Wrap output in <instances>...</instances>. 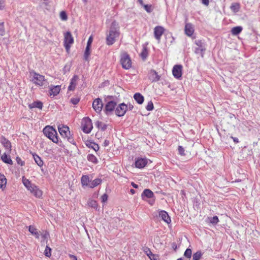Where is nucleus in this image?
<instances>
[{
    "mask_svg": "<svg viewBox=\"0 0 260 260\" xmlns=\"http://www.w3.org/2000/svg\"><path fill=\"white\" fill-rule=\"evenodd\" d=\"M117 105L116 102L113 100L108 101L105 105V112L107 115H109L113 112Z\"/></svg>",
    "mask_w": 260,
    "mask_h": 260,
    "instance_id": "obj_9",
    "label": "nucleus"
},
{
    "mask_svg": "<svg viewBox=\"0 0 260 260\" xmlns=\"http://www.w3.org/2000/svg\"><path fill=\"white\" fill-rule=\"evenodd\" d=\"M140 56L143 60H145L148 56V50L146 47H144L141 54Z\"/></svg>",
    "mask_w": 260,
    "mask_h": 260,
    "instance_id": "obj_37",
    "label": "nucleus"
},
{
    "mask_svg": "<svg viewBox=\"0 0 260 260\" xmlns=\"http://www.w3.org/2000/svg\"><path fill=\"white\" fill-rule=\"evenodd\" d=\"M147 162V159L138 158L135 161V166L137 168L142 169L146 166Z\"/></svg>",
    "mask_w": 260,
    "mask_h": 260,
    "instance_id": "obj_15",
    "label": "nucleus"
},
{
    "mask_svg": "<svg viewBox=\"0 0 260 260\" xmlns=\"http://www.w3.org/2000/svg\"><path fill=\"white\" fill-rule=\"evenodd\" d=\"M42 130H56V129L53 126L47 125Z\"/></svg>",
    "mask_w": 260,
    "mask_h": 260,
    "instance_id": "obj_50",
    "label": "nucleus"
},
{
    "mask_svg": "<svg viewBox=\"0 0 260 260\" xmlns=\"http://www.w3.org/2000/svg\"><path fill=\"white\" fill-rule=\"evenodd\" d=\"M64 47L67 51H68L70 49L71 44L74 42V39L70 31L66 32L64 34Z\"/></svg>",
    "mask_w": 260,
    "mask_h": 260,
    "instance_id": "obj_6",
    "label": "nucleus"
},
{
    "mask_svg": "<svg viewBox=\"0 0 260 260\" xmlns=\"http://www.w3.org/2000/svg\"><path fill=\"white\" fill-rule=\"evenodd\" d=\"M165 29L160 26H157L154 29V37L158 41H160L162 34H164Z\"/></svg>",
    "mask_w": 260,
    "mask_h": 260,
    "instance_id": "obj_13",
    "label": "nucleus"
},
{
    "mask_svg": "<svg viewBox=\"0 0 260 260\" xmlns=\"http://www.w3.org/2000/svg\"><path fill=\"white\" fill-rule=\"evenodd\" d=\"M149 78L152 82H157L160 80V76L158 75L156 71L151 70L149 72Z\"/></svg>",
    "mask_w": 260,
    "mask_h": 260,
    "instance_id": "obj_20",
    "label": "nucleus"
},
{
    "mask_svg": "<svg viewBox=\"0 0 260 260\" xmlns=\"http://www.w3.org/2000/svg\"><path fill=\"white\" fill-rule=\"evenodd\" d=\"M202 2V3L206 6H208L209 4V0H200Z\"/></svg>",
    "mask_w": 260,
    "mask_h": 260,
    "instance_id": "obj_53",
    "label": "nucleus"
},
{
    "mask_svg": "<svg viewBox=\"0 0 260 260\" xmlns=\"http://www.w3.org/2000/svg\"><path fill=\"white\" fill-rule=\"evenodd\" d=\"M78 121H79V122H80V120H79V119H78V118H76L74 119V122H76L77 124H78L79 125V124H78Z\"/></svg>",
    "mask_w": 260,
    "mask_h": 260,
    "instance_id": "obj_59",
    "label": "nucleus"
},
{
    "mask_svg": "<svg viewBox=\"0 0 260 260\" xmlns=\"http://www.w3.org/2000/svg\"><path fill=\"white\" fill-rule=\"evenodd\" d=\"M57 128L58 130H62L63 128L64 124L62 123H57Z\"/></svg>",
    "mask_w": 260,
    "mask_h": 260,
    "instance_id": "obj_52",
    "label": "nucleus"
},
{
    "mask_svg": "<svg viewBox=\"0 0 260 260\" xmlns=\"http://www.w3.org/2000/svg\"><path fill=\"white\" fill-rule=\"evenodd\" d=\"M63 128H64L66 130H70L69 127L68 126H67V125L64 124Z\"/></svg>",
    "mask_w": 260,
    "mask_h": 260,
    "instance_id": "obj_61",
    "label": "nucleus"
},
{
    "mask_svg": "<svg viewBox=\"0 0 260 260\" xmlns=\"http://www.w3.org/2000/svg\"><path fill=\"white\" fill-rule=\"evenodd\" d=\"M178 152L180 155L184 156L185 155L184 149L181 146L178 147Z\"/></svg>",
    "mask_w": 260,
    "mask_h": 260,
    "instance_id": "obj_46",
    "label": "nucleus"
},
{
    "mask_svg": "<svg viewBox=\"0 0 260 260\" xmlns=\"http://www.w3.org/2000/svg\"><path fill=\"white\" fill-rule=\"evenodd\" d=\"M192 254V251L190 248H187L184 252V255L188 258H190Z\"/></svg>",
    "mask_w": 260,
    "mask_h": 260,
    "instance_id": "obj_42",
    "label": "nucleus"
},
{
    "mask_svg": "<svg viewBox=\"0 0 260 260\" xmlns=\"http://www.w3.org/2000/svg\"><path fill=\"white\" fill-rule=\"evenodd\" d=\"M130 191L132 193V194H134L135 193V190L133 189H131Z\"/></svg>",
    "mask_w": 260,
    "mask_h": 260,
    "instance_id": "obj_63",
    "label": "nucleus"
},
{
    "mask_svg": "<svg viewBox=\"0 0 260 260\" xmlns=\"http://www.w3.org/2000/svg\"><path fill=\"white\" fill-rule=\"evenodd\" d=\"M92 41H93V37H92V36H90L89 37V38H88V41H87V45L91 46V44L92 43Z\"/></svg>",
    "mask_w": 260,
    "mask_h": 260,
    "instance_id": "obj_51",
    "label": "nucleus"
},
{
    "mask_svg": "<svg viewBox=\"0 0 260 260\" xmlns=\"http://www.w3.org/2000/svg\"><path fill=\"white\" fill-rule=\"evenodd\" d=\"M138 2H139L140 4L142 6V5H143L144 3H143V0H138Z\"/></svg>",
    "mask_w": 260,
    "mask_h": 260,
    "instance_id": "obj_62",
    "label": "nucleus"
},
{
    "mask_svg": "<svg viewBox=\"0 0 260 260\" xmlns=\"http://www.w3.org/2000/svg\"><path fill=\"white\" fill-rule=\"evenodd\" d=\"M108 195L106 193H104L101 196V200L103 203L106 202L108 200Z\"/></svg>",
    "mask_w": 260,
    "mask_h": 260,
    "instance_id": "obj_49",
    "label": "nucleus"
},
{
    "mask_svg": "<svg viewBox=\"0 0 260 260\" xmlns=\"http://www.w3.org/2000/svg\"><path fill=\"white\" fill-rule=\"evenodd\" d=\"M29 109L37 108L39 109H42L43 108V103L40 101H36L28 105Z\"/></svg>",
    "mask_w": 260,
    "mask_h": 260,
    "instance_id": "obj_24",
    "label": "nucleus"
},
{
    "mask_svg": "<svg viewBox=\"0 0 260 260\" xmlns=\"http://www.w3.org/2000/svg\"><path fill=\"white\" fill-rule=\"evenodd\" d=\"M22 181L24 186L26 188L27 190L29 191L30 194L38 199L42 198L43 191L39 186L32 183L30 181L26 178L24 176L22 177Z\"/></svg>",
    "mask_w": 260,
    "mask_h": 260,
    "instance_id": "obj_1",
    "label": "nucleus"
},
{
    "mask_svg": "<svg viewBox=\"0 0 260 260\" xmlns=\"http://www.w3.org/2000/svg\"><path fill=\"white\" fill-rule=\"evenodd\" d=\"M71 257H72L74 260H77V258H76V257L74 255H71Z\"/></svg>",
    "mask_w": 260,
    "mask_h": 260,
    "instance_id": "obj_64",
    "label": "nucleus"
},
{
    "mask_svg": "<svg viewBox=\"0 0 260 260\" xmlns=\"http://www.w3.org/2000/svg\"><path fill=\"white\" fill-rule=\"evenodd\" d=\"M63 138H67L68 140L71 139V131H58Z\"/></svg>",
    "mask_w": 260,
    "mask_h": 260,
    "instance_id": "obj_33",
    "label": "nucleus"
},
{
    "mask_svg": "<svg viewBox=\"0 0 260 260\" xmlns=\"http://www.w3.org/2000/svg\"><path fill=\"white\" fill-rule=\"evenodd\" d=\"M134 99L139 104H142L144 101V98L140 93L137 92L134 94Z\"/></svg>",
    "mask_w": 260,
    "mask_h": 260,
    "instance_id": "obj_26",
    "label": "nucleus"
},
{
    "mask_svg": "<svg viewBox=\"0 0 260 260\" xmlns=\"http://www.w3.org/2000/svg\"><path fill=\"white\" fill-rule=\"evenodd\" d=\"M80 98H72L71 99V103L74 105H77L80 101Z\"/></svg>",
    "mask_w": 260,
    "mask_h": 260,
    "instance_id": "obj_47",
    "label": "nucleus"
},
{
    "mask_svg": "<svg viewBox=\"0 0 260 260\" xmlns=\"http://www.w3.org/2000/svg\"><path fill=\"white\" fill-rule=\"evenodd\" d=\"M44 134L55 143H57L59 140L57 131H43Z\"/></svg>",
    "mask_w": 260,
    "mask_h": 260,
    "instance_id": "obj_8",
    "label": "nucleus"
},
{
    "mask_svg": "<svg viewBox=\"0 0 260 260\" xmlns=\"http://www.w3.org/2000/svg\"><path fill=\"white\" fill-rule=\"evenodd\" d=\"M3 4V1L0 0V10L2 9L4 7Z\"/></svg>",
    "mask_w": 260,
    "mask_h": 260,
    "instance_id": "obj_58",
    "label": "nucleus"
},
{
    "mask_svg": "<svg viewBox=\"0 0 260 260\" xmlns=\"http://www.w3.org/2000/svg\"><path fill=\"white\" fill-rule=\"evenodd\" d=\"M231 138L233 139L234 142L235 143H238L239 142L238 139L235 137H231Z\"/></svg>",
    "mask_w": 260,
    "mask_h": 260,
    "instance_id": "obj_56",
    "label": "nucleus"
},
{
    "mask_svg": "<svg viewBox=\"0 0 260 260\" xmlns=\"http://www.w3.org/2000/svg\"><path fill=\"white\" fill-rule=\"evenodd\" d=\"M95 125L96 127L98 128L99 129H101V130H105L106 129H108L111 130L112 129L111 125L109 124H107L102 121H96L95 123Z\"/></svg>",
    "mask_w": 260,
    "mask_h": 260,
    "instance_id": "obj_18",
    "label": "nucleus"
},
{
    "mask_svg": "<svg viewBox=\"0 0 260 260\" xmlns=\"http://www.w3.org/2000/svg\"><path fill=\"white\" fill-rule=\"evenodd\" d=\"M202 256V253L199 251L193 254L192 259L193 260H200Z\"/></svg>",
    "mask_w": 260,
    "mask_h": 260,
    "instance_id": "obj_39",
    "label": "nucleus"
},
{
    "mask_svg": "<svg viewBox=\"0 0 260 260\" xmlns=\"http://www.w3.org/2000/svg\"><path fill=\"white\" fill-rule=\"evenodd\" d=\"M182 66L181 64H176L173 67L172 70V73L174 77L177 79H180L182 77Z\"/></svg>",
    "mask_w": 260,
    "mask_h": 260,
    "instance_id": "obj_10",
    "label": "nucleus"
},
{
    "mask_svg": "<svg viewBox=\"0 0 260 260\" xmlns=\"http://www.w3.org/2000/svg\"><path fill=\"white\" fill-rule=\"evenodd\" d=\"M29 232L37 239L39 238L40 234L37 229L32 225H30L28 228Z\"/></svg>",
    "mask_w": 260,
    "mask_h": 260,
    "instance_id": "obj_31",
    "label": "nucleus"
},
{
    "mask_svg": "<svg viewBox=\"0 0 260 260\" xmlns=\"http://www.w3.org/2000/svg\"><path fill=\"white\" fill-rule=\"evenodd\" d=\"M87 159L88 161L93 163L94 164H96L98 162L97 158L94 155L91 154H89L87 155Z\"/></svg>",
    "mask_w": 260,
    "mask_h": 260,
    "instance_id": "obj_34",
    "label": "nucleus"
},
{
    "mask_svg": "<svg viewBox=\"0 0 260 260\" xmlns=\"http://www.w3.org/2000/svg\"><path fill=\"white\" fill-rule=\"evenodd\" d=\"M194 44L198 46V47L195 49V53L200 54L203 57L206 50V43L202 40H196Z\"/></svg>",
    "mask_w": 260,
    "mask_h": 260,
    "instance_id": "obj_5",
    "label": "nucleus"
},
{
    "mask_svg": "<svg viewBox=\"0 0 260 260\" xmlns=\"http://www.w3.org/2000/svg\"><path fill=\"white\" fill-rule=\"evenodd\" d=\"M59 16L60 19L63 21H66L68 19V15L66 11H62L60 12Z\"/></svg>",
    "mask_w": 260,
    "mask_h": 260,
    "instance_id": "obj_40",
    "label": "nucleus"
},
{
    "mask_svg": "<svg viewBox=\"0 0 260 260\" xmlns=\"http://www.w3.org/2000/svg\"><path fill=\"white\" fill-rule=\"evenodd\" d=\"M142 6L144 7V9L148 13H151L152 11L151 5H145L144 4L143 5H142Z\"/></svg>",
    "mask_w": 260,
    "mask_h": 260,
    "instance_id": "obj_44",
    "label": "nucleus"
},
{
    "mask_svg": "<svg viewBox=\"0 0 260 260\" xmlns=\"http://www.w3.org/2000/svg\"><path fill=\"white\" fill-rule=\"evenodd\" d=\"M144 251L150 260H157L158 259V255L153 254L149 248H145Z\"/></svg>",
    "mask_w": 260,
    "mask_h": 260,
    "instance_id": "obj_22",
    "label": "nucleus"
},
{
    "mask_svg": "<svg viewBox=\"0 0 260 260\" xmlns=\"http://www.w3.org/2000/svg\"><path fill=\"white\" fill-rule=\"evenodd\" d=\"M33 80H35L34 83L39 86H43L44 84V82L46 81L45 77L36 72H34Z\"/></svg>",
    "mask_w": 260,
    "mask_h": 260,
    "instance_id": "obj_11",
    "label": "nucleus"
},
{
    "mask_svg": "<svg viewBox=\"0 0 260 260\" xmlns=\"http://www.w3.org/2000/svg\"><path fill=\"white\" fill-rule=\"evenodd\" d=\"M7 179L6 177L0 173V189L4 190L5 189L7 185Z\"/></svg>",
    "mask_w": 260,
    "mask_h": 260,
    "instance_id": "obj_28",
    "label": "nucleus"
},
{
    "mask_svg": "<svg viewBox=\"0 0 260 260\" xmlns=\"http://www.w3.org/2000/svg\"><path fill=\"white\" fill-rule=\"evenodd\" d=\"M243 30V27L241 26H237L232 28L231 33L233 35L236 36L240 34Z\"/></svg>",
    "mask_w": 260,
    "mask_h": 260,
    "instance_id": "obj_30",
    "label": "nucleus"
},
{
    "mask_svg": "<svg viewBox=\"0 0 260 260\" xmlns=\"http://www.w3.org/2000/svg\"><path fill=\"white\" fill-rule=\"evenodd\" d=\"M92 177L90 178L89 175L82 176V185L87 186L90 188H94L102 182V180L100 178H96L93 180H91Z\"/></svg>",
    "mask_w": 260,
    "mask_h": 260,
    "instance_id": "obj_3",
    "label": "nucleus"
},
{
    "mask_svg": "<svg viewBox=\"0 0 260 260\" xmlns=\"http://www.w3.org/2000/svg\"><path fill=\"white\" fill-rule=\"evenodd\" d=\"M2 161L7 164L12 165L13 164V161L11 159L10 156L8 155L6 153H4L1 156Z\"/></svg>",
    "mask_w": 260,
    "mask_h": 260,
    "instance_id": "obj_29",
    "label": "nucleus"
},
{
    "mask_svg": "<svg viewBox=\"0 0 260 260\" xmlns=\"http://www.w3.org/2000/svg\"><path fill=\"white\" fill-rule=\"evenodd\" d=\"M33 156L35 162L37 163V164L39 166L42 167L43 165V161L41 159V157H39L38 155H34Z\"/></svg>",
    "mask_w": 260,
    "mask_h": 260,
    "instance_id": "obj_36",
    "label": "nucleus"
},
{
    "mask_svg": "<svg viewBox=\"0 0 260 260\" xmlns=\"http://www.w3.org/2000/svg\"><path fill=\"white\" fill-rule=\"evenodd\" d=\"M144 197L147 198H153L154 196L153 192L149 189H145L142 193V198L144 200Z\"/></svg>",
    "mask_w": 260,
    "mask_h": 260,
    "instance_id": "obj_27",
    "label": "nucleus"
},
{
    "mask_svg": "<svg viewBox=\"0 0 260 260\" xmlns=\"http://www.w3.org/2000/svg\"><path fill=\"white\" fill-rule=\"evenodd\" d=\"M5 28L4 22H0V36H3L5 35Z\"/></svg>",
    "mask_w": 260,
    "mask_h": 260,
    "instance_id": "obj_45",
    "label": "nucleus"
},
{
    "mask_svg": "<svg viewBox=\"0 0 260 260\" xmlns=\"http://www.w3.org/2000/svg\"><path fill=\"white\" fill-rule=\"evenodd\" d=\"M185 34L188 37H191L194 31L193 25L190 23H186L184 28Z\"/></svg>",
    "mask_w": 260,
    "mask_h": 260,
    "instance_id": "obj_16",
    "label": "nucleus"
},
{
    "mask_svg": "<svg viewBox=\"0 0 260 260\" xmlns=\"http://www.w3.org/2000/svg\"><path fill=\"white\" fill-rule=\"evenodd\" d=\"M92 128L91 120L89 117L82 118V130H92Z\"/></svg>",
    "mask_w": 260,
    "mask_h": 260,
    "instance_id": "obj_12",
    "label": "nucleus"
},
{
    "mask_svg": "<svg viewBox=\"0 0 260 260\" xmlns=\"http://www.w3.org/2000/svg\"><path fill=\"white\" fill-rule=\"evenodd\" d=\"M16 160L17 164L20 165L21 166H23L24 165V161L22 160V159L19 157H17Z\"/></svg>",
    "mask_w": 260,
    "mask_h": 260,
    "instance_id": "obj_48",
    "label": "nucleus"
},
{
    "mask_svg": "<svg viewBox=\"0 0 260 260\" xmlns=\"http://www.w3.org/2000/svg\"><path fill=\"white\" fill-rule=\"evenodd\" d=\"M208 219H209L210 223L213 224H216L219 222V219L217 216H214L211 218L208 217Z\"/></svg>",
    "mask_w": 260,
    "mask_h": 260,
    "instance_id": "obj_38",
    "label": "nucleus"
},
{
    "mask_svg": "<svg viewBox=\"0 0 260 260\" xmlns=\"http://www.w3.org/2000/svg\"><path fill=\"white\" fill-rule=\"evenodd\" d=\"M126 106L127 107V110H132L134 108V106L131 104H129L128 105H126Z\"/></svg>",
    "mask_w": 260,
    "mask_h": 260,
    "instance_id": "obj_55",
    "label": "nucleus"
},
{
    "mask_svg": "<svg viewBox=\"0 0 260 260\" xmlns=\"http://www.w3.org/2000/svg\"><path fill=\"white\" fill-rule=\"evenodd\" d=\"M90 48L91 46L86 45L85 50L84 54V58L85 60L88 61V57L90 54Z\"/></svg>",
    "mask_w": 260,
    "mask_h": 260,
    "instance_id": "obj_35",
    "label": "nucleus"
},
{
    "mask_svg": "<svg viewBox=\"0 0 260 260\" xmlns=\"http://www.w3.org/2000/svg\"><path fill=\"white\" fill-rule=\"evenodd\" d=\"M127 111V107L124 103L119 104L115 109V114L118 117L123 116Z\"/></svg>",
    "mask_w": 260,
    "mask_h": 260,
    "instance_id": "obj_7",
    "label": "nucleus"
},
{
    "mask_svg": "<svg viewBox=\"0 0 260 260\" xmlns=\"http://www.w3.org/2000/svg\"><path fill=\"white\" fill-rule=\"evenodd\" d=\"M230 9L234 13L239 12L240 9V4L238 3H232L230 7Z\"/></svg>",
    "mask_w": 260,
    "mask_h": 260,
    "instance_id": "obj_32",
    "label": "nucleus"
},
{
    "mask_svg": "<svg viewBox=\"0 0 260 260\" xmlns=\"http://www.w3.org/2000/svg\"><path fill=\"white\" fill-rule=\"evenodd\" d=\"M44 254L46 256L48 257H50L51 255V249L48 246H46V248L44 251Z\"/></svg>",
    "mask_w": 260,
    "mask_h": 260,
    "instance_id": "obj_41",
    "label": "nucleus"
},
{
    "mask_svg": "<svg viewBox=\"0 0 260 260\" xmlns=\"http://www.w3.org/2000/svg\"><path fill=\"white\" fill-rule=\"evenodd\" d=\"M172 248L174 249V251H176L177 248V246L176 243L174 242L171 244Z\"/></svg>",
    "mask_w": 260,
    "mask_h": 260,
    "instance_id": "obj_54",
    "label": "nucleus"
},
{
    "mask_svg": "<svg viewBox=\"0 0 260 260\" xmlns=\"http://www.w3.org/2000/svg\"><path fill=\"white\" fill-rule=\"evenodd\" d=\"M119 35V26L118 23L116 21H114L111 23L109 35L106 37L107 44L109 46L113 45L115 41V38L118 37Z\"/></svg>",
    "mask_w": 260,
    "mask_h": 260,
    "instance_id": "obj_2",
    "label": "nucleus"
},
{
    "mask_svg": "<svg viewBox=\"0 0 260 260\" xmlns=\"http://www.w3.org/2000/svg\"><path fill=\"white\" fill-rule=\"evenodd\" d=\"M60 90V86H59V85H56V86L51 85L49 88V95L50 96L57 95L59 93Z\"/></svg>",
    "mask_w": 260,
    "mask_h": 260,
    "instance_id": "obj_17",
    "label": "nucleus"
},
{
    "mask_svg": "<svg viewBox=\"0 0 260 260\" xmlns=\"http://www.w3.org/2000/svg\"><path fill=\"white\" fill-rule=\"evenodd\" d=\"M154 108L153 104L151 101H149L146 107V109L147 111H152Z\"/></svg>",
    "mask_w": 260,
    "mask_h": 260,
    "instance_id": "obj_43",
    "label": "nucleus"
},
{
    "mask_svg": "<svg viewBox=\"0 0 260 260\" xmlns=\"http://www.w3.org/2000/svg\"><path fill=\"white\" fill-rule=\"evenodd\" d=\"M103 104L101 99L98 98L92 103V107L96 112H100L102 109Z\"/></svg>",
    "mask_w": 260,
    "mask_h": 260,
    "instance_id": "obj_14",
    "label": "nucleus"
},
{
    "mask_svg": "<svg viewBox=\"0 0 260 260\" xmlns=\"http://www.w3.org/2000/svg\"><path fill=\"white\" fill-rule=\"evenodd\" d=\"M154 202H155V200L153 199L152 201H150L149 202V203L151 205H153V204L154 203Z\"/></svg>",
    "mask_w": 260,
    "mask_h": 260,
    "instance_id": "obj_60",
    "label": "nucleus"
},
{
    "mask_svg": "<svg viewBox=\"0 0 260 260\" xmlns=\"http://www.w3.org/2000/svg\"><path fill=\"white\" fill-rule=\"evenodd\" d=\"M120 61L124 69L128 70L132 67V60L129 55L127 52H124L121 54Z\"/></svg>",
    "mask_w": 260,
    "mask_h": 260,
    "instance_id": "obj_4",
    "label": "nucleus"
},
{
    "mask_svg": "<svg viewBox=\"0 0 260 260\" xmlns=\"http://www.w3.org/2000/svg\"><path fill=\"white\" fill-rule=\"evenodd\" d=\"M78 79L79 77L77 75H74L73 76L71 80L70 85L68 87V90L73 91L75 89Z\"/></svg>",
    "mask_w": 260,
    "mask_h": 260,
    "instance_id": "obj_19",
    "label": "nucleus"
},
{
    "mask_svg": "<svg viewBox=\"0 0 260 260\" xmlns=\"http://www.w3.org/2000/svg\"><path fill=\"white\" fill-rule=\"evenodd\" d=\"M85 144L87 147L93 149L95 151H97L99 149V145L92 141H86L85 142Z\"/></svg>",
    "mask_w": 260,
    "mask_h": 260,
    "instance_id": "obj_25",
    "label": "nucleus"
},
{
    "mask_svg": "<svg viewBox=\"0 0 260 260\" xmlns=\"http://www.w3.org/2000/svg\"><path fill=\"white\" fill-rule=\"evenodd\" d=\"M131 184L135 188H137L138 187V185L134 182H132Z\"/></svg>",
    "mask_w": 260,
    "mask_h": 260,
    "instance_id": "obj_57",
    "label": "nucleus"
},
{
    "mask_svg": "<svg viewBox=\"0 0 260 260\" xmlns=\"http://www.w3.org/2000/svg\"><path fill=\"white\" fill-rule=\"evenodd\" d=\"M159 216L167 223H169L171 221V218L168 213L164 210H161L159 212Z\"/></svg>",
    "mask_w": 260,
    "mask_h": 260,
    "instance_id": "obj_21",
    "label": "nucleus"
},
{
    "mask_svg": "<svg viewBox=\"0 0 260 260\" xmlns=\"http://www.w3.org/2000/svg\"><path fill=\"white\" fill-rule=\"evenodd\" d=\"M0 141L1 143L6 149H8L9 151L11 150V144L9 140L4 137L2 136L0 138Z\"/></svg>",
    "mask_w": 260,
    "mask_h": 260,
    "instance_id": "obj_23",
    "label": "nucleus"
}]
</instances>
